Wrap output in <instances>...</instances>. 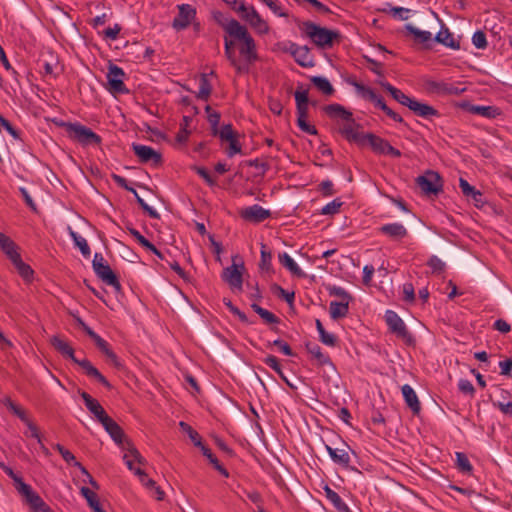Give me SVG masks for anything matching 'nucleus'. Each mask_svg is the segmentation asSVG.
Masks as SVG:
<instances>
[{
	"instance_id": "473e14b6",
	"label": "nucleus",
	"mask_w": 512,
	"mask_h": 512,
	"mask_svg": "<svg viewBox=\"0 0 512 512\" xmlns=\"http://www.w3.org/2000/svg\"><path fill=\"white\" fill-rule=\"evenodd\" d=\"M305 347L307 351L317 360L318 365L322 366L325 364H330L333 366L329 356L322 353L319 345L309 342L305 345Z\"/></svg>"
},
{
	"instance_id": "0e129e2a",
	"label": "nucleus",
	"mask_w": 512,
	"mask_h": 512,
	"mask_svg": "<svg viewBox=\"0 0 512 512\" xmlns=\"http://www.w3.org/2000/svg\"><path fill=\"white\" fill-rule=\"evenodd\" d=\"M213 18L220 26L224 28L226 32L229 24L234 20L226 18L225 15L220 11H214Z\"/></svg>"
},
{
	"instance_id": "338daca9",
	"label": "nucleus",
	"mask_w": 512,
	"mask_h": 512,
	"mask_svg": "<svg viewBox=\"0 0 512 512\" xmlns=\"http://www.w3.org/2000/svg\"><path fill=\"white\" fill-rule=\"evenodd\" d=\"M15 487L24 497L28 496L33 491L31 486L24 483L22 479H15Z\"/></svg>"
},
{
	"instance_id": "f03ea898",
	"label": "nucleus",
	"mask_w": 512,
	"mask_h": 512,
	"mask_svg": "<svg viewBox=\"0 0 512 512\" xmlns=\"http://www.w3.org/2000/svg\"><path fill=\"white\" fill-rule=\"evenodd\" d=\"M52 347L59 352L63 357L71 359L75 364L79 365L88 377L96 379L103 386L108 389L112 388L110 382L100 373V371L92 365L88 359H78L75 357L74 349L64 339L57 335H54L50 339Z\"/></svg>"
},
{
	"instance_id": "dca6fc26",
	"label": "nucleus",
	"mask_w": 512,
	"mask_h": 512,
	"mask_svg": "<svg viewBox=\"0 0 512 512\" xmlns=\"http://www.w3.org/2000/svg\"><path fill=\"white\" fill-rule=\"evenodd\" d=\"M271 212L267 209H264L260 205H252L247 207L241 211V216L243 219L253 223H260L269 218Z\"/></svg>"
},
{
	"instance_id": "9d476101",
	"label": "nucleus",
	"mask_w": 512,
	"mask_h": 512,
	"mask_svg": "<svg viewBox=\"0 0 512 512\" xmlns=\"http://www.w3.org/2000/svg\"><path fill=\"white\" fill-rule=\"evenodd\" d=\"M416 183L427 195H437L442 191L443 187L442 178L439 173L432 170H428L424 175L418 176Z\"/></svg>"
},
{
	"instance_id": "a18cd8bd",
	"label": "nucleus",
	"mask_w": 512,
	"mask_h": 512,
	"mask_svg": "<svg viewBox=\"0 0 512 512\" xmlns=\"http://www.w3.org/2000/svg\"><path fill=\"white\" fill-rule=\"evenodd\" d=\"M101 424L110 437L119 436V432L122 430V428L110 416L105 418Z\"/></svg>"
},
{
	"instance_id": "de8ad7c7",
	"label": "nucleus",
	"mask_w": 512,
	"mask_h": 512,
	"mask_svg": "<svg viewBox=\"0 0 512 512\" xmlns=\"http://www.w3.org/2000/svg\"><path fill=\"white\" fill-rule=\"evenodd\" d=\"M342 205L343 202L339 198H336L322 208L321 214L334 215L339 212V209L341 208Z\"/></svg>"
},
{
	"instance_id": "b1692460",
	"label": "nucleus",
	"mask_w": 512,
	"mask_h": 512,
	"mask_svg": "<svg viewBox=\"0 0 512 512\" xmlns=\"http://www.w3.org/2000/svg\"><path fill=\"white\" fill-rule=\"evenodd\" d=\"M379 231L394 240L403 239L408 235L407 229L400 223L385 224L379 228Z\"/></svg>"
},
{
	"instance_id": "393cba45",
	"label": "nucleus",
	"mask_w": 512,
	"mask_h": 512,
	"mask_svg": "<svg viewBox=\"0 0 512 512\" xmlns=\"http://www.w3.org/2000/svg\"><path fill=\"white\" fill-rule=\"evenodd\" d=\"M0 248L11 262L20 256L16 243L4 233H0Z\"/></svg>"
},
{
	"instance_id": "680f3d73",
	"label": "nucleus",
	"mask_w": 512,
	"mask_h": 512,
	"mask_svg": "<svg viewBox=\"0 0 512 512\" xmlns=\"http://www.w3.org/2000/svg\"><path fill=\"white\" fill-rule=\"evenodd\" d=\"M403 300L406 302H413L415 300V289L412 283H405L403 285Z\"/></svg>"
},
{
	"instance_id": "7c9ffc66",
	"label": "nucleus",
	"mask_w": 512,
	"mask_h": 512,
	"mask_svg": "<svg viewBox=\"0 0 512 512\" xmlns=\"http://www.w3.org/2000/svg\"><path fill=\"white\" fill-rule=\"evenodd\" d=\"M278 259L279 262L293 275L298 277H303L305 275L296 262L286 252L280 253L278 255Z\"/></svg>"
},
{
	"instance_id": "2eb2a0df",
	"label": "nucleus",
	"mask_w": 512,
	"mask_h": 512,
	"mask_svg": "<svg viewBox=\"0 0 512 512\" xmlns=\"http://www.w3.org/2000/svg\"><path fill=\"white\" fill-rule=\"evenodd\" d=\"M94 273L96 276L105 284L112 286L115 291L119 292L121 290V284L116 276V274L113 272L109 264H103L95 267Z\"/></svg>"
},
{
	"instance_id": "a19ab883",
	"label": "nucleus",
	"mask_w": 512,
	"mask_h": 512,
	"mask_svg": "<svg viewBox=\"0 0 512 512\" xmlns=\"http://www.w3.org/2000/svg\"><path fill=\"white\" fill-rule=\"evenodd\" d=\"M456 467L464 474H471L473 471V467L467 455L463 452H456Z\"/></svg>"
},
{
	"instance_id": "bf43d9fd",
	"label": "nucleus",
	"mask_w": 512,
	"mask_h": 512,
	"mask_svg": "<svg viewBox=\"0 0 512 512\" xmlns=\"http://www.w3.org/2000/svg\"><path fill=\"white\" fill-rule=\"evenodd\" d=\"M386 5L390 8L389 13H391L394 17H398L400 20H407L409 9L404 7H393L390 3H386Z\"/></svg>"
},
{
	"instance_id": "4d7b16f0",
	"label": "nucleus",
	"mask_w": 512,
	"mask_h": 512,
	"mask_svg": "<svg viewBox=\"0 0 512 512\" xmlns=\"http://www.w3.org/2000/svg\"><path fill=\"white\" fill-rule=\"evenodd\" d=\"M27 503L31 506V508L35 511L38 507H44V501L42 498L34 491H32L28 496L25 497Z\"/></svg>"
},
{
	"instance_id": "774afa93",
	"label": "nucleus",
	"mask_w": 512,
	"mask_h": 512,
	"mask_svg": "<svg viewBox=\"0 0 512 512\" xmlns=\"http://www.w3.org/2000/svg\"><path fill=\"white\" fill-rule=\"evenodd\" d=\"M493 328L504 334L511 331V325L504 319H497L493 324Z\"/></svg>"
},
{
	"instance_id": "cd10ccee",
	"label": "nucleus",
	"mask_w": 512,
	"mask_h": 512,
	"mask_svg": "<svg viewBox=\"0 0 512 512\" xmlns=\"http://www.w3.org/2000/svg\"><path fill=\"white\" fill-rule=\"evenodd\" d=\"M405 29L414 36V39L417 43L425 44L426 47H430L429 43L432 42V34L429 31H423L412 24H406Z\"/></svg>"
},
{
	"instance_id": "052dcab7",
	"label": "nucleus",
	"mask_w": 512,
	"mask_h": 512,
	"mask_svg": "<svg viewBox=\"0 0 512 512\" xmlns=\"http://www.w3.org/2000/svg\"><path fill=\"white\" fill-rule=\"evenodd\" d=\"M262 2L266 4L270 8V10L277 16L288 17V13L281 8V6L277 3L276 0H265Z\"/></svg>"
},
{
	"instance_id": "f257e3e1",
	"label": "nucleus",
	"mask_w": 512,
	"mask_h": 512,
	"mask_svg": "<svg viewBox=\"0 0 512 512\" xmlns=\"http://www.w3.org/2000/svg\"><path fill=\"white\" fill-rule=\"evenodd\" d=\"M294 22L298 25L302 35L308 37L318 48H331L334 41H338L341 38V34L338 31L321 27L312 21H301L299 18L294 17Z\"/></svg>"
},
{
	"instance_id": "72a5a7b5",
	"label": "nucleus",
	"mask_w": 512,
	"mask_h": 512,
	"mask_svg": "<svg viewBox=\"0 0 512 512\" xmlns=\"http://www.w3.org/2000/svg\"><path fill=\"white\" fill-rule=\"evenodd\" d=\"M310 81L313 85L324 95L331 96L334 94L335 90L329 80L322 76H313L310 78Z\"/></svg>"
},
{
	"instance_id": "69168bd1",
	"label": "nucleus",
	"mask_w": 512,
	"mask_h": 512,
	"mask_svg": "<svg viewBox=\"0 0 512 512\" xmlns=\"http://www.w3.org/2000/svg\"><path fill=\"white\" fill-rule=\"evenodd\" d=\"M233 45H234L233 41H230L227 38H225V55L228 58V60L230 61V63L233 66H236L235 52L232 49Z\"/></svg>"
},
{
	"instance_id": "4be33fe9",
	"label": "nucleus",
	"mask_w": 512,
	"mask_h": 512,
	"mask_svg": "<svg viewBox=\"0 0 512 512\" xmlns=\"http://www.w3.org/2000/svg\"><path fill=\"white\" fill-rule=\"evenodd\" d=\"M401 392L413 414H418L421 410V404L414 389L410 385L405 384L401 387Z\"/></svg>"
},
{
	"instance_id": "4c0bfd02",
	"label": "nucleus",
	"mask_w": 512,
	"mask_h": 512,
	"mask_svg": "<svg viewBox=\"0 0 512 512\" xmlns=\"http://www.w3.org/2000/svg\"><path fill=\"white\" fill-rule=\"evenodd\" d=\"M212 86L208 80L206 74H202L199 79V91L197 93V98L203 101H207L211 95Z\"/></svg>"
},
{
	"instance_id": "3c124183",
	"label": "nucleus",
	"mask_w": 512,
	"mask_h": 512,
	"mask_svg": "<svg viewBox=\"0 0 512 512\" xmlns=\"http://www.w3.org/2000/svg\"><path fill=\"white\" fill-rule=\"evenodd\" d=\"M472 43L478 49H485L488 45L486 35L483 31H476L472 36Z\"/></svg>"
},
{
	"instance_id": "ddd939ff",
	"label": "nucleus",
	"mask_w": 512,
	"mask_h": 512,
	"mask_svg": "<svg viewBox=\"0 0 512 512\" xmlns=\"http://www.w3.org/2000/svg\"><path fill=\"white\" fill-rule=\"evenodd\" d=\"M132 150L142 163H151L153 166L162 164V155L150 146L133 143Z\"/></svg>"
},
{
	"instance_id": "79ce46f5",
	"label": "nucleus",
	"mask_w": 512,
	"mask_h": 512,
	"mask_svg": "<svg viewBox=\"0 0 512 512\" xmlns=\"http://www.w3.org/2000/svg\"><path fill=\"white\" fill-rule=\"evenodd\" d=\"M271 260H272V254L267 249V246L264 243H261V259L259 262V268L262 271L269 272L271 270Z\"/></svg>"
},
{
	"instance_id": "603ef678",
	"label": "nucleus",
	"mask_w": 512,
	"mask_h": 512,
	"mask_svg": "<svg viewBox=\"0 0 512 512\" xmlns=\"http://www.w3.org/2000/svg\"><path fill=\"white\" fill-rule=\"evenodd\" d=\"M217 135L220 137L222 141H229L237 136L234 130L232 129L231 124L223 125L221 130L218 129Z\"/></svg>"
},
{
	"instance_id": "423d86ee",
	"label": "nucleus",
	"mask_w": 512,
	"mask_h": 512,
	"mask_svg": "<svg viewBox=\"0 0 512 512\" xmlns=\"http://www.w3.org/2000/svg\"><path fill=\"white\" fill-rule=\"evenodd\" d=\"M61 126L65 127L69 138L83 146H96L102 141L98 134L82 124L62 122Z\"/></svg>"
},
{
	"instance_id": "c85d7f7f",
	"label": "nucleus",
	"mask_w": 512,
	"mask_h": 512,
	"mask_svg": "<svg viewBox=\"0 0 512 512\" xmlns=\"http://www.w3.org/2000/svg\"><path fill=\"white\" fill-rule=\"evenodd\" d=\"M12 264L25 282L29 283L33 280L34 271L28 264L23 262L21 256L14 259Z\"/></svg>"
},
{
	"instance_id": "6ab92c4d",
	"label": "nucleus",
	"mask_w": 512,
	"mask_h": 512,
	"mask_svg": "<svg viewBox=\"0 0 512 512\" xmlns=\"http://www.w3.org/2000/svg\"><path fill=\"white\" fill-rule=\"evenodd\" d=\"M295 101H296V113L297 119H306L308 117V90H300L297 89L294 93Z\"/></svg>"
},
{
	"instance_id": "412c9836",
	"label": "nucleus",
	"mask_w": 512,
	"mask_h": 512,
	"mask_svg": "<svg viewBox=\"0 0 512 512\" xmlns=\"http://www.w3.org/2000/svg\"><path fill=\"white\" fill-rule=\"evenodd\" d=\"M222 278L230 286L241 288L243 284L242 273L236 264L231 265L223 270Z\"/></svg>"
},
{
	"instance_id": "8fccbe9b",
	"label": "nucleus",
	"mask_w": 512,
	"mask_h": 512,
	"mask_svg": "<svg viewBox=\"0 0 512 512\" xmlns=\"http://www.w3.org/2000/svg\"><path fill=\"white\" fill-rule=\"evenodd\" d=\"M127 444V451L130 456L134 458V460L140 464V465H146L147 461L146 459L140 454V452L137 450V448L133 445L131 441H126Z\"/></svg>"
},
{
	"instance_id": "864d4df0",
	"label": "nucleus",
	"mask_w": 512,
	"mask_h": 512,
	"mask_svg": "<svg viewBox=\"0 0 512 512\" xmlns=\"http://www.w3.org/2000/svg\"><path fill=\"white\" fill-rule=\"evenodd\" d=\"M459 186L463 195L467 198H469L471 195H479V190H476L474 186L470 185L468 181L463 178H460Z\"/></svg>"
},
{
	"instance_id": "9b49d317",
	"label": "nucleus",
	"mask_w": 512,
	"mask_h": 512,
	"mask_svg": "<svg viewBox=\"0 0 512 512\" xmlns=\"http://www.w3.org/2000/svg\"><path fill=\"white\" fill-rule=\"evenodd\" d=\"M368 143L371 149L377 154L391 155L393 157H400L401 152L391 146L389 142L373 133L365 134V144Z\"/></svg>"
},
{
	"instance_id": "58836bf2",
	"label": "nucleus",
	"mask_w": 512,
	"mask_h": 512,
	"mask_svg": "<svg viewBox=\"0 0 512 512\" xmlns=\"http://www.w3.org/2000/svg\"><path fill=\"white\" fill-rule=\"evenodd\" d=\"M315 324H316V329L319 333L320 341L325 345L332 346V347L335 346L336 342H337L336 337L333 334H330L325 330L322 322L319 319H316Z\"/></svg>"
},
{
	"instance_id": "a878e982",
	"label": "nucleus",
	"mask_w": 512,
	"mask_h": 512,
	"mask_svg": "<svg viewBox=\"0 0 512 512\" xmlns=\"http://www.w3.org/2000/svg\"><path fill=\"white\" fill-rule=\"evenodd\" d=\"M127 230L130 233V235H132L141 246H143L144 248H146L147 250H149L150 252L155 254L161 260H165V257L162 254V252L160 250H158L155 247V245L152 244L150 241H148L143 235H141L138 230H136L135 228L130 227V226H127Z\"/></svg>"
},
{
	"instance_id": "f3484780",
	"label": "nucleus",
	"mask_w": 512,
	"mask_h": 512,
	"mask_svg": "<svg viewBox=\"0 0 512 512\" xmlns=\"http://www.w3.org/2000/svg\"><path fill=\"white\" fill-rule=\"evenodd\" d=\"M80 396L84 401L86 408L95 416V418L101 423L108 414L101 406L98 400L94 399L90 394L85 391L80 392Z\"/></svg>"
},
{
	"instance_id": "37998d69",
	"label": "nucleus",
	"mask_w": 512,
	"mask_h": 512,
	"mask_svg": "<svg viewBox=\"0 0 512 512\" xmlns=\"http://www.w3.org/2000/svg\"><path fill=\"white\" fill-rule=\"evenodd\" d=\"M205 111L208 114V122L211 125L212 135L217 136V134H218V126H219L220 117H221L220 113H218L216 111H213L212 108L209 105H207L205 107Z\"/></svg>"
},
{
	"instance_id": "4468645a",
	"label": "nucleus",
	"mask_w": 512,
	"mask_h": 512,
	"mask_svg": "<svg viewBox=\"0 0 512 512\" xmlns=\"http://www.w3.org/2000/svg\"><path fill=\"white\" fill-rule=\"evenodd\" d=\"M125 73L122 68L115 64H110L107 73L109 90L115 93H125L128 89L125 87L123 78Z\"/></svg>"
},
{
	"instance_id": "2f4dec72",
	"label": "nucleus",
	"mask_w": 512,
	"mask_h": 512,
	"mask_svg": "<svg viewBox=\"0 0 512 512\" xmlns=\"http://www.w3.org/2000/svg\"><path fill=\"white\" fill-rule=\"evenodd\" d=\"M348 310H349V301H341V302L332 301L330 303L329 312H330L331 318L334 320L345 317L348 313Z\"/></svg>"
},
{
	"instance_id": "39448f33",
	"label": "nucleus",
	"mask_w": 512,
	"mask_h": 512,
	"mask_svg": "<svg viewBox=\"0 0 512 512\" xmlns=\"http://www.w3.org/2000/svg\"><path fill=\"white\" fill-rule=\"evenodd\" d=\"M227 33L230 36L243 41V45L240 47V54L245 56L248 62H252L257 59L255 42L244 26H242L237 20H233L227 28Z\"/></svg>"
},
{
	"instance_id": "e433bc0d",
	"label": "nucleus",
	"mask_w": 512,
	"mask_h": 512,
	"mask_svg": "<svg viewBox=\"0 0 512 512\" xmlns=\"http://www.w3.org/2000/svg\"><path fill=\"white\" fill-rule=\"evenodd\" d=\"M68 232H69V235L72 238L75 246H77L80 249L82 255L84 257H89L91 254V250H90V247H89L86 239L83 238L82 236H80L71 227H68Z\"/></svg>"
},
{
	"instance_id": "6e6d98bb",
	"label": "nucleus",
	"mask_w": 512,
	"mask_h": 512,
	"mask_svg": "<svg viewBox=\"0 0 512 512\" xmlns=\"http://www.w3.org/2000/svg\"><path fill=\"white\" fill-rule=\"evenodd\" d=\"M427 265L432 269L433 273H440L445 268V263L435 255L430 257Z\"/></svg>"
},
{
	"instance_id": "aec40b11",
	"label": "nucleus",
	"mask_w": 512,
	"mask_h": 512,
	"mask_svg": "<svg viewBox=\"0 0 512 512\" xmlns=\"http://www.w3.org/2000/svg\"><path fill=\"white\" fill-rule=\"evenodd\" d=\"M462 107L472 114L480 115L488 119H493L500 115L499 109L494 106H481L465 103Z\"/></svg>"
},
{
	"instance_id": "f704fd0d",
	"label": "nucleus",
	"mask_w": 512,
	"mask_h": 512,
	"mask_svg": "<svg viewBox=\"0 0 512 512\" xmlns=\"http://www.w3.org/2000/svg\"><path fill=\"white\" fill-rule=\"evenodd\" d=\"M263 362L272 368L290 388L296 389V386H294L283 373L281 365L275 356L269 355L263 360Z\"/></svg>"
},
{
	"instance_id": "bb28decb",
	"label": "nucleus",
	"mask_w": 512,
	"mask_h": 512,
	"mask_svg": "<svg viewBox=\"0 0 512 512\" xmlns=\"http://www.w3.org/2000/svg\"><path fill=\"white\" fill-rule=\"evenodd\" d=\"M436 42L441 43L447 47H450L454 50L460 49L459 41L455 40L453 34L449 31L447 27H443L435 36L434 39Z\"/></svg>"
},
{
	"instance_id": "6e6552de",
	"label": "nucleus",
	"mask_w": 512,
	"mask_h": 512,
	"mask_svg": "<svg viewBox=\"0 0 512 512\" xmlns=\"http://www.w3.org/2000/svg\"><path fill=\"white\" fill-rule=\"evenodd\" d=\"M385 321L390 331L395 334L398 338L403 340L405 344L412 346L415 344V338L407 329L404 321L398 316V314L392 310H387L385 313Z\"/></svg>"
},
{
	"instance_id": "1a4fd4ad",
	"label": "nucleus",
	"mask_w": 512,
	"mask_h": 512,
	"mask_svg": "<svg viewBox=\"0 0 512 512\" xmlns=\"http://www.w3.org/2000/svg\"><path fill=\"white\" fill-rule=\"evenodd\" d=\"M237 12L241 18L247 21L252 28H254L259 34H267L269 32V26L265 20L261 18L259 13L253 6L250 8L246 7L244 1L239 3Z\"/></svg>"
},
{
	"instance_id": "20e7f679",
	"label": "nucleus",
	"mask_w": 512,
	"mask_h": 512,
	"mask_svg": "<svg viewBox=\"0 0 512 512\" xmlns=\"http://www.w3.org/2000/svg\"><path fill=\"white\" fill-rule=\"evenodd\" d=\"M381 86L390 93L394 100L403 106L408 107L414 114L419 117L429 118L438 116L439 112L432 106L419 102L415 98H411L400 89L394 87L388 82H381Z\"/></svg>"
},
{
	"instance_id": "0eeeda50",
	"label": "nucleus",
	"mask_w": 512,
	"mask_h": 512,
	"mask_svg": "<svg viewBox=\"0 0 512 512\" xmlns=\"http://www.w3.org/2000/svg\"><path fill=\"white\" fill-rule=\"evenodd\" d=\"M352 84L356 88L357 92L362 96V98L374 103L376 107L381 109L388 117L394 121L398 123H404V119L391 108H389L384 102L383 98L376 94L370 87L358 82H353Z\"/></svg>"
},
{
	"instance_id": "5fc2aeb1",
	"label": "nucleus",
	"mask_w": 512,
	"mask_h": 512,
	"mask_svg": "<svg viewBox=\"0 0 512 512\" xmlns=\"http://www.w3.org/2000/svg\"><path fill=\"white\" fill-rule=\"evenodd\" d=\"M192 170L195 171L200 177H202L210 187L216 185V181L211 177L210 173L204 167L193 166Z\"/></svg>"
},
{
	"instance_id": "13d9d810",
	"label": "nucleus",
	"mask_w": 512,
	"mask_h": 512,
	"mask_svg": "<svg viewBox=\"0 0 512 512\" xmlns=\"http://www.w3.org/2000/svg\"><path fill=\"white\" fill-rule=\"evenodd\" d=\"M329 294L340 297L342 301H350L352 296L342 287L331 286L328 288Z\"/></svg>"
},
{
	"instance_id": "5701e85b",
	"label": "nucleus",
	"mask_w": 512,
	"mask_h": 512,
	"mask_svg": "<svg viewBox=\"0 0 512 512\" xmlns=\"http://www.w3.org/2000/svg\"><path fill=\"white\" fill-rule=\"evenodd\" d=\"M326 451L329 453L331 459L338 465L349 467L351 459L348 450L350 447L346 445V449H334L329 445H325Z\"/></svg>"
},
{
	"instance_id": "f8f14e48",
	"label": "nucleus",
	"mask_w": 512,
	"mask_h": 512,
	"mask_svg": "<svg viewBox=\"0 0 512 512\" xmlns=\"http://www.w3.org/2000/svg\"><path fill=\"white\" fill-rule=\"evenodd\" d=\"M196 17V9L190 4L178 5V14L173 19L172 27L177 30L186 29Z\"/></svg>"
},
{
	"instance_id": "e2e57ef3",
	"label": "nucleus",
	"mask_w": 512,
	"mask_h": 512,
	"mask_svg": "<svg viewBox=\"0 0 512 512\" xmlns=\"http://www.w3.org/2000/svg\"><path fill=\"white\" fill-rule=\"evenodd\" d=\"M458 388L462 393L470 396H473L475 393L473 384L467 379H460L458 382Z\"/></svg>"
},
{
	"instance_id": "c9c22d12",
	"label": "nucleus",
	"mask_w": 512,
	"mask_h": 512,
	"mask_svg": "<svg viewBox=\"0 0 512 512\" xmlns=\"http://www.w3.org/2000/svg\"><path fill=\"white\" fill-rule=\"evenodd\" d=\"M80 493L87 500L88 505L94 512H106L102 509L96 493H94L88 487H82L80 489Z\"/></svg>"
},
{
	"instance_id": "ea45409f",
	"label": "nucleus",
	"mask_w": 512,
	"mask_h": 512,
	"mask_svg": "<svg viewBox=\"0 0 512 512\" xmlns=\"http://www.w3.org/2000/svg\"><path fill=\"white\" fill-rule=\"evenodd\" d=\"M251 308L268 324H278L280 322V319L275 314L262 308L256 303H253Z\"/></svg>"
},
{
	"instance_id": "a211bd4d",
	"label": "nucleus",
	"mask_w": 512,
	"mask_h": 512,
	"mask_svg": "<svg viewBox=\"0 0 512 512\" xmlns=\"http://www.w3.org/2000/svg\"><path fill=\"white\" fill-rule=\"evenodd\" d=\"M292 48L294 49L293 58L298 65L305 68L314 66V60L308 46L298 45L292 46Z\"/></svg>"
},
{
	"instance_id": "c03bdc74",
	"label": "nucleus",
	"mask_w": 512,
	"mask_h": 512,
	"mask_svg": "<svg viewBox=\"0 0 512 512\" xmlns=\"http://www.w3.org/2000/svg\"><path fill=\"white\" fill-rule=\"evenodd\" d=\"M129 192L133 193L135 198H136V201L137 203L140 205V207L153 219H159L160 218V214L155 210L153 209L152 207H150L137 193V191L132 188V190H129Z\"/></svg>"
},
{
	"instance_id": "49530a36",
	"label": "nucleus",
	"mask_w": 512,
	"mask_h": 512,
	"mask_svg": "<svg viewBox=\"0 0 512 512\" xmlns=\"http://www.w3.org/2000/svg\"><path fill=\"white\" fill-rule=\"evenodd\" d=\"M179 425L183 431L188 433L189 438L191 439L195 446H202V441L197 431H195L189 424L183 421H181Z\"/></svg>"
},
{
	"instance_id": "7ed1b4c3",
	"label": "nucleus",
	"mask_w": 512,
	"mask_h": 512,
	"mask_svg": "<svg viewBox=\"0 0 512 512\" xmlns=\"http://www.w3.org/2000/svg\"><path fill=\"white\" fill-rule=\"evenodd\" d=\"M323 110L330 118H341L347 122L340 129V133L349 142H355L359 146L365 145V134L355 130L353 115L350 111L340 104L326 105L323 107Z\"/></svg>"
},
{
	"instance_id": "09e8293b",
	"label": "nucleus",
	"mask_w": 512,
	"mask_h": 512,
	"mask_svg": "<svg viewBox=\"0 0 512 512\" xmlns=\"http://www.w3.org/2000/svg\"><path fill=\"white\" fill-rule=\"evenodd\" d=\"M272 291L280 298L284 299L288 304H291L294 301L295 293L289 292L283 289L281 286L274 284L272 286Z\"/></svg>"
},
{
	"instance_id": "c756f323",
	"label": "nucleus",
	"mask_w": 512,
	"mask_h": 512,
	"mask_svg": "<svg viewBox=\"0 0 512 512\" xmlns=\"http://www.w3.org/2000/svg\"><path fill=\"white\" fill-rule=\"evenodd\" d=\"M326 498L333 504V506L340 512H349L348 506L344 503L341 497L328 485L324 487Z\"/></svg>"
}]
</instances>
